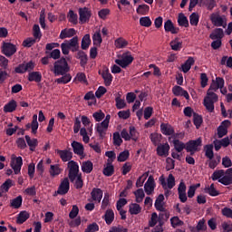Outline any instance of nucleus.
Segmentation results:
<instances>
[{"label": "nucleus", "instance_id": "nucleus-43", "mask_svg": "<svg viewBox=\"0 0 232 232\" xmlns=\"http://www.w3.org/2000/svg\"><path fill=\"white\" fill-rule=\"evenodd\" d=\"M128 44V41L122 37H120L114 41V45L119 49L126 48Z\"/></svg>", "mask_w": 232, "mask_h": 232}, {"label": "nucleus", "instance_id": "nucleus-48", "mask_svg": "<svg viewBox=\"0 0 232 232\" xmlns=\"http://www.w3.org/2000/svg\"><path fill=\"white\" fill-rule=\"evenodd\" d=\"M72 81V75L68 72L63 75V77L56 80L57 84H68Z\"/></svg>", "mask_w": 232, "mask_h": 232}, {"label": "nucleus", "instance_id": "nucleus-37", "mask_svg": "<svg viewBox=\"0 0 232 232\" xmlns=\"http://www.w3.org/2000/svg\"><path fill=\"white\" fill-rule=\"evenodd\" d=\"M205 193H208L210 197H218L220 192L215 188V184H211L209 187L205 188Z\"/></svg>", "mask_w": 232, "mask_h": 232}, {"label": "nucleus", "instance_id": "nucleus-4", "mask_svg": "<svg viewBox=\"0 0 232 232\" xmlns=\"http://www.w3.org/2000/svg\"><path fill=\"white\" fill-rule=\"evenodd\" d=\"M69 168V179L71 182H75V179L80 175L79 174V163L74 160H71L68 162Z\"/></svg>", "mask_w": 232, "mask_h": 232}, {"label": "nucleus", "instance_id": "nucleus-30", "mask_svg": "<svg viewBox=\"0 0 232 232\" xmlns=\"http://www.w3.org/2000/svg\"><path fill=\"white\" fill-rule=\"evenodd\" d=\"M82 171L90 174L93 171V163L91 160L83 161L82 163Z\"/></svg>", "mask_w": 232, "mask_h": 232}, {"label": "nucleus", "instance_id": "nucleus-55", "mask_svg": "<svg viewBox=\"0 0 232 232\" xmlns=\"http://www.w3.org/2000/svg\"><path fill=\"white\" fill-rule=\"evenodd\" d=\"M49 173L51 177H57V175H61V169L59 165H51Z\"/></svg>", "mask_w": 232, "mask_h": 232}, {"label": "nucleus", "instance_id": "nucleus-50", "mask_svg": "<svg viewBox=\"0 0 232 232\" xmlns=\"http://www.w3.org/2000/svg\"><path fill=\"white\" fill-rule=\"evenodd\" d=\"M226 175V171L224 169L216 170L213 172L211 179L212 180H220Z\"/></svg>", "mask_w": 232, "mask_h": 232}, {"label": "nucleus", "instance_id": "nucleus-9", "mask_svg": "<svg viewBox=\"0 0 232 232\" xmlns=\"http://www.w3.org/2000/svg\"><path fill=\"white\" fill-rule=\"evenodd\" d=\"M70 191V180L68 178L63 179V180L60 183L57 192L60 195H66Z\"/></svg>", "mask_w": 232, "mask_h": 232}, {"label": "nucleus", "instance_id": "nucleus-34", "mask_svg": "<svg viewBox=\"0 0 232 232\" xmlns=\"http://www.w3.org/2000/svg\"><path fill=\"white\" fill-rule=\"evenodd\" d=\"M178 24L179 26H184L185 28L189 26V21L188 20V17H186V15L182 13L179 14Z\"/></svg>", "mask_w": 232, "mask_h": 232}, {"label": "nucleus", "instance_id": "nucleus-28", "mask_svg": "<svg viewBox=\"0 0 232 232\" xmlns=\"http://www.w3.org/2000/svg\"><path fill=\"white\" fill-rule=\"evenodd\" d=\"M102 173L105 177H111L113 173H115V167L112 163L107 162L106 166L102 170Z\"/></svg>", "mask_w": 232, "mask_h": 232}, {"label": "nucleus", "instance_id": "nucleus-8", "mask_svg": "<svg viewBox=\"0 0 232 232\" xmlns=\"http://www.w3.org/2000/svg\"><path fill=\"white\" fill-rule=\"evenodd\" d=\"M11 168L14 169V175H19L21 173V168H23V158L19 156L12 160Z\"/></svg>", "mask_w": 232, "mask_h": 232}, {"label": "nucleus", "instance_id": "nucleus-49", "mask_svg": "<svg viewBox=\"0 0 232 232\" xmlns=\"http://www.w3.org/2000/svg\"><path fill=\"white\" fill-rule=\"evenodd\" d=\"M198 21H200V16L197 13H192L189 16V23L191 26H198Z\"/></svg>", "mask_w": 232, "mask_h": 232}, {"label": "nucleus", "instance_id": "nucleus-61", "mask_svg": "<svg viewBox=\"0 0 232 232\" xmlns=\"http://www.w3.org/2000/svg\"><path fill=\"white\" fill-rule=\"evenodd\" d=\"M36 43L35 38L33 37H29L26 38L24 42H23V46H24V48H32V46H34V44Z\"/></svg>", "mask_w": 232, "mask_h": 232}, {"label": "nucleus", "instance_id": "nucleus-20", "mask_svg": "<svg viewBox=\"0 0 232 232\" xmlns=\"http://www.w3.org/2000/svg\"><path fill=\"white\" fill-rule=\"evenodd\" d=\"M164 30H165V32H170L173 34H179V27H175V25L173 24V22L171 20H167L164 23Z\"/></svg>", "mask_w": 232, "mask_h": 232}, {"label": "nucleus", "instance_id": "nucleus-2", "mask_svg": "<svg viewBox=\"0 0 232 232\" xmlns=\"http://www.w3.org/2000/svg\"><path fill=\"white\" fill-rule=\"evenodd\" d=\"M134 58L131 56V53L126 52L121 55V59H116L114 63L121 66V68H128L131 63H133Z\"/></svg>", "mask_w": 232, "mask_h": 232}, {"label": "nucleus", "instance_id": "nucleus-38", "mask_svg": "<svg viewBox=\"0 0 232 232\" xmlns=\"http://www.w3.org/2000/svg\"><path fill=\"white\" fill-rule=\"evenodd\" d=\"M14 186L12 179H6L1 186L0 191L2 193H8L9 189Z\"/></svg>", "mask_w": 232, "mask_h": 232}, {"label": "nucleus", "instance_id": "nucleus-41", "mask_svg": "<svg viewBox=\"0 0 232 232\" xmlns=\"http://www.w3.org/2000/svg\"><path fill=\"white\" fill-rule=\"evenodd\" d=\"M173 145L174 148L176 150V151H178V153H181L182 150H186V144L182 141H180L179 140H173Z\"/></svg>", "mask_w": 232, "mask_h": 232}, {"label": "nucleus", "instance_id": "nucleus-46", "mask_svg": "<svg viewBox=\"0 0 232 232\" xmlns=\"http://www.w3.org/2000/svg\"><path fill=\"white\" fill-rule=\"evenodd\" d=\"M135 198H136V202L138 204H140L144 200V198L146 197V194H144V190L142 188H138L134 192Z\"/></svg>", "mask_w": 232, "mask_h": 232}, {"label": "nucleus", "instance_id": "nucleus-31", "mask_svg": "<svg viewBox=\"0 0 232 232\" xmlns=\"http://www.w3.org/2000/svg\"><path fill=\"white\" fill-rule=\"evenodd\" d=\"M30 218V214L26 211H21L18 214L17 219H16V224H24Z\"/></svg>", "mask_w": 232, "mask_h": 232}, {"label": "nucleus", "instance_id": "nucleus-27", "mask_svg": "<svg viewBox=\"0 0 232 232\" xmlns=\"http://www.w3.org/2000/svg\"><path fill=\"white\" fill-rule=\"evenodd\" d=\"M103 219L105 220V222L108 226L111 225L113 220H115V213L113 212V210H111V209L106 210V212L103 216Z\"/></svg>", "mask_w": 232, "mask_h": 232}, {"label": "nucleus", "instance_id": "nucleus-32", "mask_svg": "<svg viewBox=\"0 0 232 232\" xmlns=\"http://www.w3.org/2000/svg\"><path fill=\"white\" fill-rule=\"evenodd\" d=\"M136 12L139 15H148V14H150V5L146 4L140 5Z\"/></svg>", "mask_w": 232, "mask_h": 232}, {"label": "nucleus", "instance_id": "nucleus-59", "mask_svg": "<svg viewBox=\"0 0 232 232\" xmlns=\"http://www.w3.org/2000/svg\"><path fill=\"white\" fill-rule=\"evenodd\" d=\"M167 188L169 189H173L175 188V176L173 174H169L167 179Z\"/></svg>", "mask_w": 232, "mask_h": 232}, {"label": "nucleus", "instance_id": "nucleus-56", "mask_svg": "<svg viewBox=\"0 0 232 232\" xmlns=\"http://www.w3.org/2000/svg\"><path fill=\"white\" fill-rule=\"evenodd\" d=\"M33 35L34 39L41 40V37H43V34H41V27H39V24H35L33 26Z\"/></svg>", "mask_w": 232, "mask_h": 232}, {"label": "nucleus", "instance_id": "nucleus-26", "mask_svg": "<svg viewBox=\"0 0 232 232\" xmlns=\"http://www.w3.org/2000/svg\"><path fill=\"white\" fill-rule=\"evenodd\" d=\"M102 77L104 81L105 86H111V82H113V75L110 73V70H106L102 73Z\"/></svg>", "mask_w": 232, "mask_h": 232}, {"label": "nucleus", "instance_id": "nucleus-42", "mask_svg": "<svg viewBox=\"0 0 232 232\" xmlns=\"http://www.w3.org/2000/svg\"><path fill=\"white\" fill-rule=\"evenodd\" d=\"M67 17L69 23H72V24H77V23H79V16L73 10H69Z\"/></svg>", "mask_w": 232, "mask_h": 232}, {"label": "nucleus", "instance_id": "nucleus-21", "mask_svg": "<svg viewBox=\"0 0 232 232\" xmlns=\"http://www.w3.org/2000/svg\"><path fill=\"white\" fill-rule=\"evenodd\" d=\"M76 59L80 60V66L84 68L88 64V54L84 51H78L76 53Z\"/></svg>", "mask_w": 232, "mask_h": 232}, {"label": "nucleus", "instance_id": "nucleus-22", "mask_svg": "<svg viewBox=\"0 0 232 232\" xmlns=\"http://www.w3.org/2000/svg\"><path fill=\"white\" fill-rule=\"evenodd\" d=\"M72 148L75 155H84V146L79 141H72Z\"/></svg>", "mask_w": 232, "mask_h": 232}, {"label": "nucleus", "instance_id": "nucleus-35", "mask_svg": "<svg viewBox=\"0 0 232 232\" xmlns=\"http://www.w3.org/2000/svg\"><path fill=\"white\" fill-rule=\"evenodd\" d=\"M90 44H92V39L90 38V34H85L82 39V50H88V48H90Z\"/></svg>", "mask_w": 232, "mask_h": 232}, {"label": "nucleus", "instance_id": "nucleus-23", "mask_svg": "<svg viewBox=\"0 0 232 232\" xmlns=\"http://www.w3.org/2000/svg\"><path fill=\"white\" fill-rule=\"evenodd\" d=\"M195 64V59L191 56L188 58V60L181 65V71L183 73H188L189 70H191V66Z\"/></svg>", "mask_w": 232, "mask_h": 232}, {"label": "nucleus", "instance_id": "nucleus-62", "mask_svg": "<svg viewBox=\"0 0 232 232\" xmlns=\"http://www.w3.org/2000/svg\"><path fill=\"white\" fill-rule=\"evenodd\" d=\"M170 224L173 227H177L179 226H184V221L180 220L179 217H173L170 218Z\"/></svg>", "mask_w": 232, "mask_h": 232}, {"label": "nucleus", "instance_id": "nucleus-54", "mask_svg": "<svg viewBox=\"0 0 232 232\" xmlns=\"http://www.w3.org/2000/svg\"><path fill=\"white\" fill-rule=\"evenodd\" d=\"M140 26H145V28H150L151 26V19L150 16H143L140 18Z\"/></svg>", "mask_w": 232, "mask_h": 232}, {"label": "nucleus", "instance_id": "nucleus-6", "mask_svg": "<svg viewBox=\"0 0 232 232\" xmlns=\"http://www.w3.org/2000/svg\"><path fill=\"white\" fill-rule=\"evenodd\" d=\"M186 189H187L186 183L184 182L183 179H181L178 187V195L182 204L188 202V195L186 194Z\"/></svg>", "mask_w": 232, "mask_h": 232}, {"label": "nucleus", "instance_id": "nucleus-18", "mask_svg": "<svg viewBox=\"0 0 232 232\" xmlns=\"http://www.w3.org/2000/svg\"><path fill=\"white\" fill-rule=\"evenodd\" d=\"M223 37H224V29L222 28H216L209 34V38L212 39V41H215V40L222 41Z\"/></svg>", "mask_w": 232, "mask_h": 232}, {"label": "nucleus", "instance_id": "nucleus-14", "mask_svg": "<svg viewBox=\"0 0 232 232\" xmlns=\"http://www.w3.org/2000/svg\"><path fill=\"white\" fill-rule=\"evenodd\" d=\"M57 153L60 159H62L63 162H69V160L71 161V159H73V153L68 150H57Z\"/></svg>", "mask_w": 232, "mask_h": 232}, {"label": "nucleus", "instance_id": "nucleus-51", "mask_svg": "<svg viewBox=\"0 0 232 232\" xmlns=\"http://www.w3.org/2000/svg\"><path fill=\"white\" fill-rule=\"evenodd\" d=\"M193 122L194 125L196 126L197 130H198V128H200V126H202V116L197 114V112L193 113Z\"/></svg>", "mask_w": 232, "mask_h": 232}, {"label": "nucleus", "instance_id": "nucleus-7", "mask_svg": "<svg viewBox=\"0 0 232 232\" xmlns=\"http://www.w3.org/2000/svg\"><path fill=\"white\" fill-rule=\"evenodd\" d=\"M202 146V138L190 140L186 143V151L198 150V147Z\"/></svg>", "mask_w": 232, "mask_h": 232}, {"label": "nucleus", "instance_id": "nucleus-44", "mask_svg": "<svg viewBox=\"0 0 232 232\" xmlns=\"http://www.w3.org/2000/svg\"><path fill=\"white\" fill-rule=\"evenodd\" d=\"M170 47L174 52H180L182 50V42H179V38H176L170 42Z\"/></svg>", "mask_w": 232, "mask_h": 232}, {"label": "nucleus", "instance_id": "nucleus-12", "mask_svg": "<svg viewBox=\"0 0 232 232\" xmlns=\"http://www.w3.org/2000/svg\"><path fill=\"white\" fill-rule=\"evenodd\" d=\"M218 182L223 184V186H230V184H232V168L225 171V177L218 179Z\"/></svg>", "mask_w": 232, "mask_h": 232}, {"label": "nucleus", "instance_id": "nucleus-5", "mask_svg": "<svg viewBox=\"0 0 232 232\" xmlns=\"http://www.w3.org/2000/svg\"><path fill=\"white\" fill-rule=\"evenodd\" d=\"M17 52V47L12 43H3L2 53L5 57H12Z\"/></svg>", "mask_w": 232, "mask_h": 232}, {"label": "nucleus", "instance_id": "nucleus-57", "mask_svg": "<svg viewBox=\"0 0 232 232\" xmlns=\"http://www.w3.org/2000/svg\"><path fill=\"white\" fill-rule=\"evenodd\" d=\"M83 186H84V181H82V175L80 174L78 177H76V180L74 182V188L76 189H82Z\"/></svg>", "mask_w": 232, "mask_h": 232}, {"label": "nucleus", "instance_id": "nucleus-40", "mask_svg": "<svg viewBox=\"0 0 232 232\" xmlns=\"http://www.w3.org/2000/svg\"><path fill=\"white\" fill-rule=\"evenodd\" d=\"M93 44L96 46H101L102 44V36L101 35V30L96 31L92 35Z\"/></svg>", "mask_w": 232, "mask_h": 232}, {"label": "nucleus", "instance_id": "nucleus-24", "mask_svg": "<svg viewBox=\"0 0 232 232\" xmlns=\"http://www.w3.org/2000/svg\"><path fill=\"white\" fill-rule=\"evenodd\" d=\"M16 109L17 102H15V100H11L7 104L4 106L5 113H12L13 111H15Z\"/></svg>", "mask_w": 232, "mask_h": 232}, {"label": "nucleus", "instance_id": "nucleus-3", "mask_svg": "<svg viewBox=\"0 0 232 232\" xmlns=\"http://www.w3.org/2000/svg\"><path fill=\"white\" fill-rule=\"evenodd\" d=\"M80 24H86L92 19V11L88 7H80L78 10Z\"/></svg>", "mask_w": 232, "mask_h": 232}, {"label": "nucleus", "instance_id": "nucleus-39", "mask_svg": "<svg viewBox=\"0 0 232 232\" xmlns=\"http://www.w3.org/2000/svg\"><path fill=\"white\" fill-rule=\"evenodd\" d=\"M204 106L209 113H213L215 111V102L210 101L209 98L204 99Z\"/></svg>", "mask_w": 232, "mask_h": 232}, {"label": "nucleus", "instance_id": "nucleus-63", "mask_svg": "<svg viewBox=\"0 0 232 232\" xmlns=\"http://www.w3.org/2000/svg\"><path fill=\"white\" fill-rule=\"evenodd\" d=\"M99 231V225L97 223H92L88 225L84 232H97Z\"/></svg>", "mask_w": 232, "mask_h": 232}, {"label": "nucleus", "instance_id": "nucleus-58", "mask_svg": "<svg viewBox=\"0 0 232 232\" xmlns=\"http://www.w3.org/2000/svg\"><path fill=\"white\" fill-rule=\"evenodd\" d=\"M112 139L114 146H121V144H122V138H121V133H119V131L113 133Z\"/></svg>", "mask_w": 232, "mask_h": 232}, {"label": "nucleus", "instance_id": "nucleus-29", "mask_svg": "<svg viewBox=\"0 0 232 232\" xmlns=\"http://www.w3.org/2000/svg\"><path fill=\"white\" fill-rule=\"evenodd\" d=\"M25 140L30 148V150L35 151V149L39 145V141L37 140V139H32L28 135H25Z\"/></svg>", "mask_w": 232, "mask_h": 232}, {"label": "nucleus", "instance_id": "nucleus-11", "mask_svg": "<svg viewBox=\"0 0 232 232\" xmlns=\"http://www.w3.org/2000/svg\"><path fill=\"white\" fill-rule=\"evenodd\" d=\"M144 189L147 195H151V193L155 191V179H153V176L148 178V180L144 185Z\"/></svg>", "mask_w": 232, "mask_h": 232}, {"label": "nucleus", "instance_id": "nucleus-33", "mask_svg": "<svg viewBox=\"0 0 232 232\" xmlns=\"http://www.w3.org/2000/svg\"><path fill=\"white\" fill-rule=\"evenodd\" d=\"M23 206V196H18L11 200L10 207L14 209H19Z\"/></svg>", "mask_w": 232, "mask_h": 232}, {"label": "nucleus", "instance_id": "nucleus-19", "mask_svg": "<svg viewBox=\"0 0 232 232\" xmlns=\"http://www.w3.org/2000/svg\"><path fill=\"white\" fill-rule=\"evenodd\" d=\"M103 194L104 193L102 192V189L99 188H93L91 192V197L95 202H101V200H102Z\"/></svg>", "mask_w": 232, "mask_h": 232}, {"label": "nucleus", "instance_id": "nucleus-53", "mask_svg": "<svg viewBox=\"0 0 232 232\" xmlns=\"http://www.w3.org/2000/svg\"><path fill=\"white\" fill-rule=\"evenodd\" d=\"M129 133L131 140H134V142H137L139 140V132L137 131V129H135L134 126L130 127Z\"/></svg>", "mask_w": 232, "mask_h": 232}, {"label": "nucleus", "instance_id": "nucleus-16", "mask_svg": "<svg viewBox=\"0 0 232 232\" xmlns=\"http://www.w3.org/2000/svg\"><path fill=\"white\" fill-rule=\"evenodd\" d=\"M169 152V144L165 143V144H160L157 147V154L159 157H168Z\"/></svg>", "mask_w": 232, "mask_h": 232}, {"label": "nucleus", "instance_id": "nucleus-13", "mask_svg": "<svg viewBox=\"0 0 232 232\" xmlns=\"http://www.w3.org/2000/svg\"><path fill=\"white\" fill-rule=\"evenodd\" d=\"M160 131L163 135H167V136L175 135V129L169 123H161Z\"/></svg>", "mask_w": 232, "mask_h": 232}, {"label": "nucleus", "instance_id": "nucleus-52", "mask_svg": "<svg viewBox=\"0 0 232 232\" xmlns=\"http://www.w3.org/2000/svg\"><path fill=\"white\" fill-rule=\"evenodd\" d=\"M150 139L154 146H157L162 140V134L151 133Z\"/></svg>", "mask_w": 232, "mask_h": 232}, {"label": "nucleus", "instance_id": "nucleus-45", "mask_svg": "<svg viewBox=\"0 0 232 232\" xmlns=\"http://www.w3.org/2000/svg\"><path fill=\"white\" fill-rule=\"evenodd\" d=\"M205 156L207 159H209V160H213V157H215V153L213 152V145L208 144L205 145Z\"/></svg>", "mask_w": 232, "mask_h": 232}, {"label": "nucleus", "instance_id": "nucleus-1", "mask_svg": "<svg viewBox=\"0 0 232 232\" xmlns=\"http://www.w3.org/2000/svg\"><path fill=\"white\" fill-rule=\"evenodd\" d=\"M70 72V65H68V62L66 58L62 57L60 60L56 61L53 65V73L57 76L59 75H66Z\"/></svg>", "mask_w": 232, "mask_h": 232}, {"label": "nucleus", "instance_id": "nucleus-64", "mask_svg": "<svg viewBox=\"0 0 232 232\" xmlns=\"http://www.w3.org/2000/svg\"><path fill=\"white\" fill-rule=\"evenodd\" d=\"M109 232H128V228L123 227L122 226L112 227Z\"/></svg>", "mask_w": 232, "mask_h": 232}, {"label": "nucleus", "instance_id": "nucleus-25", "mask_svg": "<svg viewBox=\"0 0 232 232\" xmlns=\"http://www.w3.org/2000/svg\"><path fill=\"white\" fill-rule=\"evenodd\" d=\"M76 32L75 29L70 28V29H63L61 31L59 37L61 39H68L70 37H73L75 35Z\"/></svg>", "mask_w": 232, "mask_h": 232}, {"label": "nucleus", "instance_id": "nucleus-60", "mask_svg": "<svg viewBox=\"0 0 232 232\" xmlns=\"http://www.w3.org/2000/svg\"><path fill=\"white\" fill-rule=\"evenodd\" d=\"M115 102L117 110H123V108H126V102L121 99L120 96L115 98Z\"/></svg>", "mask_w": 232, "mask_h": 232}, {"label": "nucleus", "instance_id": "nucleus-17", "mask_svg": "<svg viewBox=\"0 0 232 232\" xmlns=\"http://www.w3.org/2000/svg\"><path fill=\"white\" fill-rule=\"evenodd\" d=\"M27 79L29 82H41V81H43V74L41 72H29Z\"/></svg>", "mask_w": 232, "mask_h": 232}, {"label": "nucleus", "instance_id": "nucleus-36", "mask_svg": "<svg viewBox=\"0 0 232 232\" xmlns=\"http://www.w3.org/2000/svg\"><path fill=\"white\" fill-rule=\"evenodd\" d=\"M142 211V208H140V205L137 203H132L129 207V212L130 215H139Z\"/></svg>", "mask_w": 232, "mask_h": 232}, {"label": "nucleus", "instance_id": "nucleus-47", "mask_svg": "<svg viewBox=\"0 0 232 232\" xmlns=\"http://www.w3.org/2000/svg\"><path fill=\"white\" fill-rule=\"evenodd\" d=\"M95 130H96L97 133L99 134L101 140H104V137H106V132L108 131V129H104V127H102V125L97 123Z\"/></svg>", "mask_w": 232, "mask_h": 232}, {"label": "nucleus", "instance_id": "nucleus-15", "mask_svg": "<svg viewBox=\"0 0 232 232\" xmlns=\"http://www.w3.org/2000/svg\"><path fill=\"white\" fill-rule=\"evenodd\" d=\"M210 21L214 24V26H223L226 28V24L224 25V18L218 14H212L210 15Z\"/></svg>", "mask_w": 232, "mask_h": 232}, {"label": "nucleus", "instance_id": "nucleus-10", "mask_svg": "<svg viewBox=\"0 0 232 232\" xmlns=\"http://www.w3.org/2000/svg\"><path fill=\"white\" fill-rule=\"evenodd\" d=\"M172 93L176 96V97H185V99L187 101H188L189 99V93H188V91L184 90V88L179 86V85H175L172 88Z\"/></svg>", "mask_w": 232, "mask_h": 232}]
</instances>
